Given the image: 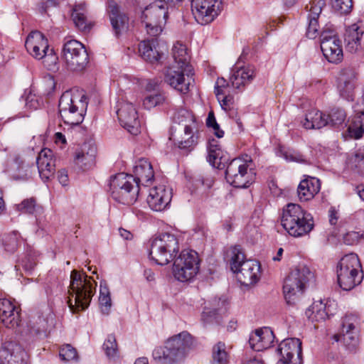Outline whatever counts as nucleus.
Segmentation results:
<instances>
[{
  "label": "nucleus",
  "instance_id": "obj_22",
  "mask_svg": "<svg viewBox=\"0 0 364 364\" xmlns=\"http://www.w3.org/2000/svg\"><path fill=\"white\" fill-rule=\"evenodd\" d=\"M183 115H186V119L183 124V134L175 139V144L181 149H188L197 144L198 126L196 118L191 114L184 112Z\"/></svg>",
  "mask_w": 364,
  "mask_h": 364
},
{
  "label": "nucleus",
  "instance_id": "obj_5",
  "mask_svg": "<svg viewBox=\"0 0 364 364\" xmlns=\"http://www.w3.org/2000/svg\"><path fill=\"white\" fill-rule=\"evenodd\" d=\"M231 253L230 268L236 274L238 282L244 286L257 283L260 277L259 263L256 260H245V255L240 246H235Z\"/></svg>",
  "mask_w": 364,
  "mask_h": 364
},
{
  "label": "nucleus",
  "instance_id": "obj_39",
  "mask_svg": "<svg viewBox=\"0 0 364 364\" xmlns=\"http://www.w3.org/2000/svg\"><path fill=\"white\" fill-rule=\"evenodd\" d=\"M328 124L325 114L318 109L309 111L305 116L302 125L305 129H321Z\"/></svg>",
  "mask_w": 364,
  "mask_h": 364
},
{
  "label": "nucleus",
  "instance_id": "obj_19",
  "mask_svg": "<svg viewBox=\"0 0 364 364\" xmlns=\"http://www.w3.org/2000/svg\"><path fill=\"white\" fill-rule=\"evenodd\" d=\"M117 114L121 125L129 133L136 135L140 132L138 113L132 103L119 102L117 105Z\"/></svg>",
  "mask_w": 364,
  "mask_h": 364
},
{
  "label": "nucleus",
  "instance_id": "obj_63",
  "mask_svg": "<svg viewBox=\"0 0 364 364\" xmlns=\"http://www.w3.org/2000/svg\"><path fill=\"white\" fill-rule=\"evenodd\" d=\"M58 5V1L57 0H47L41 3L38 9L41 14H45L47 13L50 8L55 7Z\"/></svg>",
  "mask_w": 364,
  "mask_h": 364
},
{
  "label": "nucleus",
  "instance_id": "obj_36",
  "mask_svg": "<svg viewBox=\"0 0 364 364\" xmlns=\"http://www.w3.org/2000/svg\"><path fill=\"white\" fill-rule=\"evenodd\" d=\"M173 62L171 65L185 67L187 73H191L192 65L190 64V55L185 45L177 42L172 48Z\"/></svg>",
  "mask_w": 364,
  "mask_h": 364
},
{
  "label": "nucleus",
  "instance_id": "obj_3",
  "mask_svg": "<svg viewBox=\"0 0 364 364\" xmlns=\"http://www.w3.org/2000/svg\"><path fill=\"white\" fill-rule=\"evenodd\" d=\"M87 99L85 95L80 97L73 95L70 91H65L61 95L59 103V114L68 129H79L84 120L87 107Z\"/></svg>",
  "mask_w": 364,
  "mask_h": 364
},
{
  "label": "nucleus",
  "instance_id": "obj_14",
  "mask_svg": "<svg viewBox=\"0 0 364 364\" xmlns=\"http://www.w3.org/2000/svg\"><path fill=\"white\" fill-rule=\"evenodd\" d=\"M63 57L67 68L72 71L83 70L89 62L88 53L84 46L76 40L65 43Z\"/></svg>",
  "mask_w": 364,
  "mask_h": 364
},
{
  "label": "nucleus",
  "instance_id": "obj_51",
  "mask_svg": "<svg viewBox=\"0 0 364 364\" xmlns=\"http://www.w3.org/2000/svg\"><path fill=\"white\" fill-rule=\"evenodd\" d=\"M214 183L213 176L209 173L197 175L194 178V185L198 188L203 187L205 190L210 188Z\"/></svg>",
  "mask_w": 364,
  "mask_h": 364
},
{
  "label": "nucleus",
  "instance_id": "obj_8",
  "mask_svg": "<svg viewBox=\"0 0 364 364\" xmlns=\"http://www.w3.org/2000/svg\"><path fill=\"white\" fill-rule=\"evenodd\" d=\"M314 279V274L310 269L299 264L289 274L283 285L284 298L289 304H294L303 294L306 284Z\"/></svg>",
  "mask_w": 364,
  "mask_h": 364
},
{
  "label": "nucleus",
  "instance_id": "obj_42",
  "mask_svg": "<svg viewBox=\"0 0 364 364\" xmlns=\"http://www.w3.org/2000/svg\"><path fill=\"white\" fill-rule=\"evenodd\" d=\"M167 97L164 91L151 92L146 93L142 105L146 109H151L157 106L163 105L166 103Z\"/></svg>",
  "mask_w": 364,
  "mask_h": 364
},
{
  "label": "nucleus",
  "instance_id": "obj_58",
  "mask_svg": "<svg viewBox=\"0 0 364 364\" xmlns=\"http://www.w3.org/2000/svg\"><path fill=\"white\" fill-rule=\"evenodd\" d=\"M24 102L25 106L29 109H37L41 105L38 97L31 92L25 97Z\"/></svg>",
  "mask_w": 364,
  "mask_h": 364
},
{
  "label": "nucleus",
  "instance_id": "obj_20",
  "mask_svg": "<svg viewBox=\"0 0 364 364\" xmlns=\"http://www.w3.org/2000/svg\"><path fill=\"white\" fill-rule=\"evenodd\" d=\"M277 352L281 355L280 361L284 364H301L302 349L299 338L283 340L279 345Z\"/></svg>",
  "mask_w": 364,
  "mask_h": 364
},
{
  "label": "nucleus",
  "instance_id": "obj_48",
  "mask_svg": "<svg viewBox=\"0 0 364 364\" xmlns=\"http://www.w3.org/2000/svg\"><path fill=\"white\" fill-rule=\"evenodd\" d=\"M23 162L19 157H16L10 162L6 171L14 179H21L24 176L21 174Z\"/></svg>",
  "mask_w": 364,
  "mask_h": 364
},
{
  "label": "nucleus",
  "instance_id": "obj_61",
  "mask_svg": "<svg viewBox=\"0 0 364 364\" xmlns=\"http://www.w3.org/2000/svg\"><path fill=\"white\" fill-rule=\"evenodd\" d=\"M228 83L223 77L218 78L215 85V94L216 97H220L222 94L227 93Z\"/></svg>",
  "mask_w": 364,
  "mask_h": 364
},
{
  "label": "nucleus",
  "instance_id": "obj_1",
  "mask_svg": "<svg viewBox=\"0 0 364 364\" xmlns=\"http://www.w3.org/2000/svg\"><path fill=\"white\" fill-rule=\"evenodd\" d=\"M192 343L191 334L183 331L168 339L164 346L156 347L153 359L158 364H176L185 358Z\"/></svg>",
  "mask_w": 364,
  "mask_h": 364
},
{
  "label": "nucleus",
  "instance_id": "obj_46",
  "mask_svg": "<svg viewBox=\"0 0 364 364\" xmlns=\"http://www.w3.org/2000/svg\"><path fill=\"white\" fill-rule=\"evenodd\" d=\"M211 364H228V355L224 343L218 342L213 348Z\"/></svg>",
  "mask_w": 364,
  "mask_h": 364
},
{
  "label": "nucleus",
  "instance_id": "obj_23",
  "mask_svg": "<svg viewBox=\"0 0 364 364\" xmlns=\"http://www.w3.org/2000/svg\"><path fill=\"white\" fill-rule=\"evenodd\" d=\"M171 198V188L164 185H159L150 189L146 200L151 210L161 211L169 205Z\"/></svg>",
  "mask_w": 364,
  "mask_h": 364
},
{
  "label": "nucleus",
  "instance_id": "obj_45",
  "mask_svg": "<svg viewBox=\"0 0 364 364\" xmlns=\"http://www.w3.org/2000/svg\"><path fill=\"white\" fill-rule=\"evenodd\" d=\"M99 303L102 313L108 315L112 307V300L109 289L105 283L100 284Z\"/></svg>",
  "mask_w": 364,
  "mask_h": 364
},
{
  "label": "nucleus",
  "instance_id": "obj_49",
  "mask_svg": "<svg viewBox=\"0 0 364 364\" xmlns=\"http://www.w3.org/2000/svg\"><path fill=\"white\" fill-rule=\"evenodd\" d=\"M103 349L107 356L109 358H114L117 355V344L115 336L112 334L108 335L103 343Z\"/></svg>",
  "mask_w": 364,
  "mask_h": 364
},
{
  "label": "nucleus",
  "instance_id": "obj_6",
  "mask_svg": "<svg viewBox=\"0 0 364 364\" xmlns=\"http://www.w3.org/2000/svg\"><path fill=\"white\" fill-rule=\"evenodd\" d=\"M337 278L340 287L344 291H350L361 283L363 274L356 254H347L341 259L337 266Z\"/></svg>",
  "mask_w": 364,
  "mask_h": 364
},
{
  "label": "nucleus",
  "instance_id": "obj_12",
  "mask_svg": "<svg viewBox=\"0 0 364 364\" xmlns=\"http://www.w3.org/2000/svg\"><path fill=\"white\" fill-rule=\"evenodd\" d=\"M252 159L235 158L230 161L225 171V178L231 186L235 188H247L254 180V173L249 168Z\"/></svg>",
  "mask_w": 364,
  "mask_h": 364
},
{
  "label": "nucleus",
  "instance_id": "obj_10",
  "mask_svg": "<svg viewBox=\"0 0 364 364\" xmlns=\"http://www.w3.org/2000/svg\"><path fill=\"white\" fill-rule=\"evenodd\" d=\"M168 10L161 1L152 3L144 9L141 21L148 35L157 37L161 33L168 19Z\"/></svg>",
  "mask_w": 364,
  "mask_h": 364
},
{
  "label": "nucleus",
  "instance_id": "obj_11",
  "mask_svg": "<svg viewBox=\"0 0 364 364\" xmlns=\"http://www.w3.org/2000/svg\"><path fill=\"white\" fill-rule=\"evenodd\" d=\"M199 262L198 255L196 251L183 250L173 262L174 278L181 282L192 280L199 271Z\"/></svg>",
  "mask_w": 364,
  "mask_h": 364
},
{
  "label": "nucleus",
  "instance_id": "obj_30",
  "mask_svg": "<svg viewBox=\"0 0 364 364\" xmlns=\"http://www.w3.org/2000/svg\"><path fill=\"white\" fill-rule=\"evenodd\" d=\"M107 11L113 31L117 36L128 30L129 18L119 10L118 5L113 1L108 4Z\"/></svg>",
  "mask_w": 364,
  "mask_h": 364
},
{
  "label": "nucleus",
  "instance_id": "obj_54",
  "mask_svg": "<svg viewBox=\"0 0 364 364\" xmlns=\"http://www.w3.org/2000/svg\"><path fill=\"white\" fill-rule=\"evenodd\" d=\"M332 6L341 14H347L351 11L353 1L352 0H333Z\"/></svg>",
  "mask_w": 364,
  "mask_h": 364
},
{
  "label": "nucleus",
  "instance_id": "obj_31",
  "mask_svg": "<svg viewBox=\"0 0 364 364\" xmlns=\"http://www.w3.org/2000/svg\"><path fill=\"white\" fill-rule=\"evenodd\" d=\"M36 164L42 180L46 181L53 176L55 164L53 153L50 149H42L38 154Z\"/></svg>",
  "mask_w": 364,
  "mask_h": 364
},
{
  "label": "nucleus",
  "instance_id": "obj_37",
  "mask_svg": "<svg viewBox=\"0 0 364 364\" xmlns=\"http://www.w3.org/2000/svg\"><path fill=\"white\" fill-rule=\"evenodd\" d=\"M154 39L141 41L139 45V53L141 57L151 63H156L161 58V53L156 47Z\"/></svg>",
  "mask_w": 364,
  "mask_h": 364
},
{
  "label": "nucleus",
  "instance_id": "obj_21",
  "mask_svg": "<svg viewBox=\"0 0 364 364\" xmlns=\"http://www.w3.org/2000/svg\"><path fill=\"white\" fill-rule=\"evenodd\" d=\"M0 364H28V355L16 342H5L0 348Z\"/></svg>",
  "mask_w": 364,
  "mask_h": 364
},
{
  "label": "nucleus",
  "instance_id": "obj_60",
  "mask_svg": "<svg viewBox=\"0 0 364 364\" xmlns=\"http://www.w3.org/2000/svg\"><path fill=\"white\" fill-rule=\"evenodd\" d=\"M207 160L209 162V164L213 167L217 166L218 168H219V165L220 163V159H219V150L210 147L208 149Z\"/></svg>",
  "mask_w": 364,
  "mask_h": 364
},
{
  "label": "nucleus",
  "instance_id": "obj_41",
  "mask_svg": "<svg viewBox=\"0 0 364 364\" xmlns=\"http://www.w3.org/2000/svg\"><path fill=\"white\" fill-rule=\"evenodd\" d=\"M348 132L351 138L360 139L364 134V112H357L348 121Z\"/></svg>",
  "mask_w": 364,
  "mask_h": 364
},
{
  "label": "nucleus",
  "instance_id": "obj_24",
  "mask_svg": "<svg viewBox=\"0 0 364 364\" xmlns=\"http://www.w3.org/2000/svg\"><path fill=\"white\" fill-rule=\"evenodd\" d=\"M0 321L8 328H15L20 326V309L12 301L0 299Z\"/></svg>",
  "mask_w": 364,
  "mask_h": 364
},
{
  "label": "nucleus",
  "instance_id": "obj_7",
  "mask_svg": "<svg viewBox=\"0 0 364 364\" xmlns=\"http://www.w3.org/2000/svg\"><path fill=\"white\" fill-rule=\"evenodd\" d=\"M139 187L132 175L119 173L111 178L109 192L115 201L124 204L132 205L137 200Z\"/></svg>",
  "mask_w": 364,
  "mask_h": 364
},
{
  "label": "nucleus",
  "instance_id": "obj_29",
  "mask_svg": "<svg viewBox=\"0 0 364 364\" xmlns=\"http://www.w3.org/2000/svg\"><path fill=\"white\" fill-rule=\"evenodd\" d=\"M274 335L269 327L256 329L250 336L249 343L254 350L262 351L270 348L274 341Z\"/></svg>",
  "mask_w": 364,
  "mask_h": 364
},
{
  "label": "nucleus",
  "instance_id": "obj_38",
  "mask_svg": "<svg viewBox=\"0 0 364 364\" xmlns=\"http://www.w3.org/2000/svg\"><path fill=\"white\" fill-rule=\"evenodd\" d=\"M50 319H53L50 313H37L32 316L28 323L31 333L39 335L45 333L48 328Z\"/></svg>",
  "mask_w": 364,
  "mask_h": 364
},
{
  "label": "nucleus",
  "instance_id": "obj_26",
  "mask_svg": "<svg viewBox=\"0 0 364 364\" xmlns=\"http://www.w3.org/2000/svg\"><path fill=\"white\" fill-rule=\"evenodd\" d=\"M356 73L353 68H343L338 76V90L342 97L348 101L353 100Z\"/></svg>",
  "mask_w": 364,
  "mask_h": 364
},
{
  "label": "nucleus",
  "instance_id": "obj_17",
  "mask_svg": "<svg viewBox=\"0 0 364 364\" xmlns=\"http://www.w3.org/2000/svg\"><path fill=\"white\" fill-rule=\"evenodd\" d=\"M25 47L27 51L36 59L41 60L43 58L50 59L55 62L53 50L49 49L48 39L38 31L31 32L26 38Z\"/></svg>",
  "mask_w": 364,
  "mask_h": 364
},
{
  "label": "nucleus",
  "instance_id": "obj_2",
  "mask_svg": "<svg viewBox=\"0 0 364 364\" xmlns=\"http://www.w3.org/2000/svg\"><path fill=\"white\" fill-rule=\"evenodd\" d=\"M281 224L287 232L294 237L309 234L314 227L311 215L296 203H288L284 207Z\"/></svg>",
  "mask_w": 364,
  "mask_h": 364
},
{
  "label": "nucleus",
  "instance_id": "obj_56",
  "mask_svg": "<svg viewBox=\"0 0 364 364\" xmlns=\"http://www.w3.org/2000/svg\"><path fill=\"white\" fill-rule=\"evenodd\" d=\"M206 124L209 127H212L215 131V134L217 137L221 138L224 135V132L220 129L219 124L217 123L213 112H210L208 114Z\"/></svg>",
  "mask_w": 364,
  "mask_h": 364
},
{
  "label": "nucleus",
  "instance_id": "obj_57",
  "mask_svg": "<svg viewBox=\"0 0 364 364\" xmlns=\"http://www.w3.org/2000/svg\"><path fill=\"white\" fill-rule=\"evenodd\" d=\"M36 264V258L33 255H28L23 258L18 267L21 266L26 272H31Z\"/></svg>",
  "mask_w": 364,
  "mask_h": 364
},
{
  "label": "nucleus",
  "instance_id": "obj_35",
  "mask_svg": "<svg viewBox=\"0 0 364 364\" xmlns=\"http://www.w3.org/2000/svg\"><path fill=\"white\" fill-rule=\"evenodd\" d=\"M363 34V30L357 24H353L348 27L345 33L344 41L346 49L351 53L358 51L360 48V39Z\"/></svg>",
  "mask_w": 364,
  "mask_h": 364
},
{
  "label": "nucleus",
  "instance_id": "obj_64",
  "mask_svg": "<svg viewBox=\"0 0 364 364\" xmlns=\"http://www.w3.org/2000/svg\"><path fill=\"white\" fill-rule=\"evenodd\" d=\"M228 116L232 118V119H235L237 124L238 125L239 128H242V122L240 121V119L238 116V113L237 111V109H235L234 107L230 108V109H228V111H225Z\"/></svg>",
  "mask_w": 364,
  "mask_h": 364
},
{
  "label": "nucleus",
  "instance_id": "obj_9",
  "mask_svg": "<svg viewBox=\"0 0 364 364\" xmlns=\"http://www.w3.org/2000/svg\"><path fill=\"white\" fill-rule=\"evenodd\" d=\"M178 251L177 237L173 234L163 233L151 241L149 257L156 264L166 265L176 258Z\"/></svg>",
  "mask_w": 364,
  "mask_h": 364
},
{
  "label": "nucleus",
  "instance_id": "obj_16",
  "mask_svg": "<svg viewBox=\"0 0 364 364\" xmlns=\"http://www.w3.org/2000/svg\"><path fill=\"white\" fill-rule=\"evenodd\" d=\"M223 9L222 0H191V10L196 21L206 25L211 23Z\"/></svg>",
  "mask_w": 364,
  "mask_h": 364
},
{
  "label": "nucleus",
  "instance_id": "obj_55",
  "mask_svg": "<svg viewBox=\"0 0 364 364\" xmlns=\"http://www.w3.org/2000/svg\"><path fill=\"white\" fill-rule=\"evenodd\" d=\"M343 242L348 245H353L357 244L361 240L364 239V234L360 232L350 231L343 235Z\"/></svg>",
  "mask_w": 364,
  "mask_h": 364
},
{
  "label": "nucleus",
  "instance_id": "obj_27",
  "mask_svg": "<svg viewBox=\"0 0 364 364\" xmlns=\"http://www.w3.org/2000/svg\"><path fill=\"white\" fill-rule=\"evenodd\" d=\"M326 3L324 0H313L306 5L308 11V27L306 36L309 38L314 39L319 34V25L318 18Z\"/></svg>",
  "mask_w": 364,
  "mask_h": 364
},
{
  "label": "nucleus",
  "instance_id": "obj_40",
  "mask_svg": "<svg viewBox=\"0 0 364 364\" xmlns=\"http://www.w3.org/2000/svg\"><path fill=\"white\" fill-rule=\"evenodd\" d=\"M331 314L329 313V306L322 301H316L313 303L311 306L306 311V315L312 321H325Z\"/></svg>",
  "mask_w": 364,
  "mask_h": 364
},
{
  "label": "nucleus",
  "instance_id": "obj_28",
  "mask_svg": "<svg viewBox=\"0 0 364 364\" xmlns=\"http://www.w3.org/2000/svg\"><path fill=\"white\" fill-rule=\"evenodd\" d=\"M230 77V81L235 89L242 91L247 86L252 82L256 76V71L253 66H235Z\"/></svg>",
  "mask_w": 364,
  "mask_h": 364
},
{
  "label": "nucleus",
  "instance_id": "obj_52",
  "mask_svg": "<svg viewBox=\"0 0 364 364\" xmlns=\"http://www.w3.org/2000/svg\"><path fill=\"white\" fill-rule=\"evenodd\" d=\"M59 355L60 358L65 361L78 360L76 349L70 344H65L60 348Z\"/></svg>",
  "mask_w": 364,
  "mask_h": 364
},
{
  "label": "nucleus",
  "instance_id": "obj_43",
  "mask_svg": "<svg viewBox=\"0 0 364 364\" xmlns=\"http://www.w3.org/2000/svg\"><path fill=\"white\" fill-rule=\"evenodd\" d=\"M346 118V112L340 108L332 109L326 117L328 125L333 128L339 129L346 125L345 123Z\"/></svg>",
  "mask_w": 364,
  "mask_h": 364
},
{
  "label": "nucleus",
  "instance_id": "obj_4",
  "mask_svg": "<svg viewBox=\"0 0 364 364\" xmlns=\"http://www.w3.org/2000/svg\"><path fill=\"white\" fill-rule=\"evenodd\" d=\"M95 288L90 279L84 277L77 271L70 274V297L68 301L70 311L73 313L85 310L90 305Z\"/></svg>",
  "mask_w": 364,
  "mask_h": 364
},
{
  "label": "nucleus",
  "instance_id": "obj_15",
  "mask_svg": "<svg viewBox=\"0 0 364 364\" xmlns=\"http://www.w3.org/2000/svg\"><path fill=\"white\" fill-rule=\"evenodd\" d=\"M359 325L357 316L346 315L342 318L338 333L334 336L336 341L342 342L349 350H355L359 343Z\"/></svg>",
  "mask_w": 364,
  "mask_h": 364
},
{
  "label": "nucleus",
  "instance_id": "obj_50",
  "mask_svg": "<svg viewBox=\"0 0 364 364\" xmlns=\"http://www.w3.org/2000/svg\"><path fill=\"white\" fill-rule=\"evenodd\" d=\"M19 234L14 231L10 234L4 235L2 243L6 251L13 252L17 248Z\"/></svg>",
  "mask_w": 364,
  "mask_h": 364
},
{
  "label": "nucleus",
  "instance_id": "obj_33",
  "mask_svg": "<svg viewBox=\"0 0 364 364\" xmlns=\"http://www.w3.org/2000/svg\"><path fill=\"white\" fill-rule=\"evenodd\" d=\"M72 20L80 31L89 32L92 27V23L87 18V5L85 2L75 4L72 9Z\"/></svg>",
  "mask_w": 364,
  "mask_h": 364
},
{
  "label": "nucleus",
  "instance_id": "obj_34",
  "mask_svg": "<svg viewBox=\"0 0 364 364\" xmlns=\"http://www.w3.org/2000/svg\"><path fill=\"white\" fill-rule=\"evenodd\" d=\"M321 188L320 181L314 177L302 180L297 188V194L300 201H308L318 193Z\"/></svg>",
  "mask_w": 364,
  "mask_h": 364
},
{
  "label": "nucleus",
  "instance_id": "obj_59",
  "mask_svg": "<svg viewBox=\"0 0 364 364\" xmlns=\"http://www.w3.org/2000/svg\"><path fill=\"white\" fill-rule=\"evenodd\" d=\"M218 102L223 109L225 111H228L230 108L234 107V100L233 97L227 93L222 94L220 95V97H217Z\"/></svg>",
  "mask_w": 364,
  "mask_h": 364
},
{
  "label": "nucleus",
  "instance_id": "obj_53",
  "mask_svg": "<svg viewBox=\"0 0 364 364\" xmlns=\"http://www.w3.org/2000/svg\"><path fill=\"white\" fill-rule=\"evenodd\" d=\"M36 208L35 198L24 199L21 203L16 205V210L22 213L33 214Z\"/></svg>",
  "mask_w": 364,
  "mask_h": 364
},
{
  "label": "nucleus",
  "instance_id": "obj_25",
  "mask_svg": "<svg viewBox=\"0 0 364 364\" xmlns=\"http://www.w3.org/2000/svg\"><path fill=\"white\" fill-rule=\"evenodd\" d=\"M97 147L91 141L83 143L78 147L74 156V163L82 171L91 168L95 164Z\"/></svg>",
  "mask_w": 364,
  "mask_h": 364
},
{
  "label": "nucleus",
  "instance_id": "obj_62",
  "mask_svg": "<svg viewBox=\"0 0 364 364\" xmlns=\"http://www.w3.org/2000/svg\"><path fill=\"white\" fill-rule=\"evenodd\" d=\"M45 290L48 295H52L61 290L60 282L57 279L48 282L45 285Z\"/></svg>",
  "mask_w": 364,
  "mask_h": 364
},
{
  "label": "nucleus",
  "instance_id": "obj_32",
  "mask_svg": "<svg viewBox=\"0 0 364 364\" xmlns=\"http://www.w3.org/2000/svg\"><path fill=\"white\" fill-rule=\"evenodd\" d=\"M134 178L138 186H150L154 178V171L152 165L146 159H140L134 167Z\"/></svg>",
  "mask_w": 364,
  "mask_h": 364
},
{
  "label": "nucleus",
  "instance_id": "obj_44",
  "mask_svg": "<svg viewBox=\"0 0 364 364\" xmlns=\"http://www.w3.org/2000/svg\"><path fill=\"white\" fill-rule=\"evenodd\" d=\"M347 164L351 169L364 173V149H358L347 158Z\"/></svg>",
  "mask_w": 364,
  "mask_h": 364
},
{
  "label": "nucleus",
  "instance_id": "obj_13",
  "mask_svg": "<svg viewBox=\"0 0 364 364\" xmlns=\"http://www.w3.org/2000/svg\"><path fill=\"white\" fill-rule=\"evenodd\" d=\"M318 36L324 58L331 63H341L343 58L341 41L333 26L326 25Z\"/></svg>",
  "mask_w": 364,
  "mask_h": 364
},
{
  "label": "nucleus",
  "instance_id": "obj_47",
  "mask_svg": "<svg viewBox=\"0 0 364 364\" xmlns=\"http://www.w3.org/2000/svg\"><path fill=\"white\" fill-rule=\"evenodd\" d=\"M213 302L214 303L213 305L217 306H219L221 304L220 299H215ZM218 310L219 307H214L212 309L205 306L201 315V320L204 325L212 323L216 321Z\"/></svg>",
  "mask_w": 364,
  "mask_h": 364
},
{
  "label": "nucleus",
  "instance_id": "obj_18",
  "mask_svg": "<svg viewBox=\"0 0 364 364\" xmlns=\"http://www.w3.org/2000/svg\"><path fill=\"white\" fill-rule=\"evenodd\" d=\"M184 68L185 67L171 65L167 68L164 76L166 82L183 94L188 92L189 87L193 82V75H194L193 68L191 73H187Z\"/></svg>",
  "mask_w": 364,
  "mask_h": 364
}]
</instances>
